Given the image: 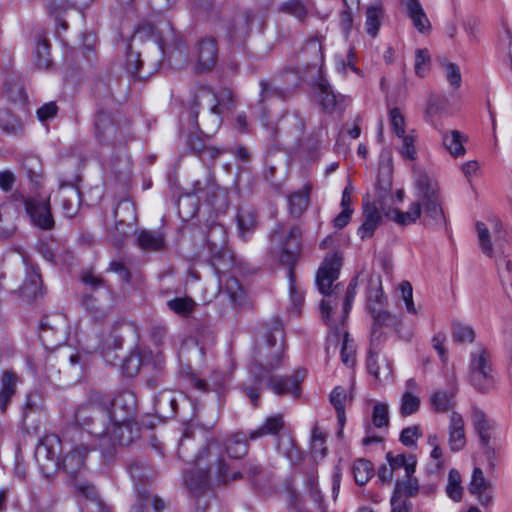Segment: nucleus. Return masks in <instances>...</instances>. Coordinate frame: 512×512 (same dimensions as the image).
Instances as JSON below:
<instances>
[{"instance_id":"obj_1","label":"nucleus","mask_w":512,"mask_h":512,"mask_svg":"<svg viewBox=\"0 0 512 512\" xmlns=\"http://www.w3.org/2000/svg\"><path fill=\"white\" fill-rule=\"evenodd\" d=\"M194 448V440L189 433H185L178 445V455L193 465L185 473V482L191 491L198 492L210 483L226 484L242 477L226 460L219 440L208 439L195 456L192 454Z\"/></svg>"},{"instance_id":"obj_2","label":"nucleus","mask_w":512,"mask_h":512,"mask_svg":"<svg viewBox=\"0 0 512 512\" xmlns=\"http://www.w3.org/2000/svg\"><path fill=\"white\" fill-rule=\"evenodd\" d=\"M414 189L415 200L405 212L394 208L385 211V216L399 226H408L419 220L428 229H444L446 217L438 183L427 174L419 172L415 176Z\"/></svg>"},{"instance_id":"obj_3","label":"nucleus","mask_w":512,"mask_h":512,"mask_svg":"<svg viewBox=\"0 0 512 512\" xmlns=\"http://www.w3.org/2000/svg\"><path fill=\"white\" fill-rule=\"evenodd\" d=\"M341 266L340 254L336 252L328 254L316 275L318 290L325 297L320 304L322 319L331 330H337V323L332 322L331 317L336 316L341 324H344L356 294L354 281H351L346 289L341 283L334 284L338 279Z\"/></svg>"},{"instance_id":"obj_4","label":"nucleus","mask_w":512,"mask_h":512,"mask_svg":"<svg viewBox=\"0 0 512 512\" xmlns=\"http://www.w3.org/2000/svg\"><path fill=\"white\" fill-rule=\"evenodd\" d=\"M226 231L222 225H213L207 234V243L212 252L211 265L218 277L219 299L228 300L232 309L243 306L246 302V292L239 280L228 276L227 272L233 267V255L225 247Z\"/></svg>"},{"instance_id":"obj_5","label":"nucleus","mask_w":512,"mask_h":512,"mask_svg":"<svg viewBox=\"0 0 512 512\" xmlns=\"http://www.w3.org/2000/svg\"><path fill=\"white\" fill-rule=\"evenodd\" d=\"M300 238L301 230L296 226L286 229L283 225H278L271 233V254L287 267L289 294L295 308L304 301V294L296 284L294 273V266L301 252Z\"/></svg>"},{"instance_id":"obj_6","label":"nucleus","mask_w":512,"mask_h":512,"mask_svg":"<svg viewBox=\"0 0 512 512\" xmlns=\"http://www.w3.org/2000/svg\"><path fill=\"white\" fill-rule=\"evenodd\" d=\"M280 336L279 344L275 334L269 333L266 337V346L259 348L250 366V373L254 377V384L245 387V393L253 406L257 407L260 398V386L263 382V375L272 374L281 367L283 363L284 345L282 331L276 330Z\"/></svg>"},{"instance_id":"obj_7","label":"nucleus","mask_w":512,"mask_h":512,"mask_svg":"<svg viewBox=\"0 0 512 512\" xmlns=\"http://www.w3.org/2000/svg\"><path fill=\"white\" fill-rule=\"evenodd\" d=\"M199 109L204 111V116L207 114L209 124H205L208 132H213L221 125L220 111L218 108V100L214 92L206 86H200L193 92L192 98L189 101V107L182 114L181 119L187 118L190 122L191 128L199 129L198 115Z\"/></svg>"},{"instance_id":"obj_8","label":"nucleus","mask_w":512,"mask_h":512,"mask_svg":"<svg viewBox=\"0 0 512 512\" xmlns=\"http://www.w3.org/2000/svg\"><path fill=\"white\" fill-rule=\"evenodd\" d=\"M77 423L89 434L104 439L113 422L110 407L104 402L92 401L81 405L76 413Z\"/></svg>"},{"instance_id":"obj_9","label":"nucleus","mask_w":512,"mask_h":512,"mask_svg":"<svg viewBox=\"0 0 512 512\" xmlns=\"http://www.w3.org/2000/svg\"><path fill=\"white\" fill-rule=\"evenodd\" d=\"M16 210L23 209L30 223L41 230H51L55 221L48 198L26 196L20 192L12 195Z\"/></svg>"},{"instance_id":"obj_10","label":"nucleus","mask_w":512,"mask_h":512,"mask_svg":"<svg viewBox=\"0 0 512 512\" xmlns=\"http://www.w3.org/2000/svg\"><path fill=\"white\" fill-rule=\"evenodd\" d=\"M469 381L481 393H486L495 386V372L489 352L482 347L471 353Z\"/></svg>"},{"instance_id":"obj_11","label":"nucleus","mask_w":512,"mask_h":512,"mask_svg":"<svg viewBox=\"0 0 512 512\" xmlns=\"http://www.w3.org/2000/svg\"><path fill=\"white\" fill-rule=\"evenodd\" d=\"M61 450V440L54 434L46 435L37 444L35 459L44 476L50 477L54 475L61 467L59 461Z\"/></svg>"},{"instance_id":"obj_12","label":"nucleus","mask_w":512,"mask_h":512,"mask_svg":"<svg viewBox=\"0 0 512 512\" xmlns=\"http://www.w3.org/2000/svg\"><path fill=\"white\" fill-rule=\"evenodd\" d=\"M156 43L162 54L177 62L187 61V48L180 34L168 22L156 27Z\"/></svg>"},{"instance_id":"obj_13","label":"nucleus","mask_w":512,"mask_h":512,"mask_svg":"<svg viewBox=\"0 0 512 512\" xmlns=\"http://www.w3.org/2000/svg\"><path fill=\"white\" fill-rule=\"evenodd\" d=\"M119 115L114 116L110 112L99 111L95 118V130L97 137L106 143L117 145L126 141L128 126L121 124Z\"/></svg>"},{"instance_id":"obj_14","label":"nucleus","mask_w":512,"mask_h":512,"mask_svg":"<svg viewBox=\"0 0 512 512\" xmlns=\"http://www.w3.org/2000/svg\"><path fill=\"white\" fill-rule=\"evenodd\" d=\"M301 78L294 70H285L274 76L270 81L261 82V97L267 99L277 97L285 99L299 86Z\"/></svg>"},{"instance_id":"obj_15","label":"nucleus","mask_w":512,"mask_h":512,"mask_svg":"<svg viewBox=\"0 0 512 512\" xmlns=\"http://www.w3.org/2000/svg\"><path fill=\"white\" fill-rule=\"evenodd\" d=\"M305 370H297L293 375H263V381H266V387L277 396L291 395L294 399L300 397V383L305 378Z\"/></svg>"},{"instance_id":"obj_16","label":"nucleus","mask_w":512,"mask_h":512,"mask_svg":"<svg viewBox=\"0 0 512 512\" xmlns=\"http://www.w3.org/2000/svg\"><path fill=\"white\" fill-rule=\"evenodd\" d=\"M194 69L197 73L208 72L214 68L218 60L217 42L213 37L199 39L193 49Z\"/></svg>"},{"instance_id":"obj_17","label":"nucleus","mask_w":512,"mask_h":512,"mask_svg":"<svg viewBox=\"0 0 512 512\" xmlns=\"http://www.w3.org/2000/svg\"><path fill=\"white\" fill-rule=\"evenodd\" d=\"M110 413L116 424L134 421L136 413V397L129 391L121 392L113 400L107 399Z\"/></svg>"},{"instance_id":"obj_18","label":"nucleus","mask_w":512,"mask_h":512,"mask_svg":"<svg viewBox=\"0 0 512 512\" xmlns=\"http://www.w3.org/2000/svg\"><path fill=\"white\" fill-rule=\"evenodd\" d=\"M468 491L474 495L478 503L485 509L493 504L494 489L492 483L484 476L482 469L476 467L473 470L471 481L468 485Z\"/></svg>"},{"instance_id":"obj_19","label":"nucleus","mask_w":512,"mask_h":512,"mask_svg":"<svg viewBox=\"0 0 512 512\" xmlns=\"http://www.w3.org/2000/svg\"><path fill=\"white\" fill-rule=\"evenodd\" d=\"M457 381L453 374L447 382L446 389L435 390L430 398L431 408L438 413H446L452 409L456 403Z\"/></svg>"},{"instance_id":"obj_20","label":"nucleus","mask_w":512,"mask_h":512,"mask_svg":"<svg viewBox=\"0 0 512 512\" xmlns=\"http://www.w3.org/2000/svg\"><path fill=\"white\" fill-rule=\"evenodd\" d=\"M164 364V358L161 354L156 355V359L152 363L148 359V353L147 352H133L131 353L123 362L122 369L124 373L129 376L133 377L137 375L141 368L148 369L149 367H152L154 369L160 370L162 369Z\"/></svg>"},{"instance_id":"obj_21","label":"nucleus","mask_w":512,"mask_h":512,"mask_svg":"<svg viewBox=\"0 0 512 512\" xmlns=\"http://www.w3.org/2000/svg\"><path fill=\"white\" fill-rule=\"evenodd\" d=\"M138 435V427L134 421L116 424L111 422L109 434H106L104 440L107 439L112 446L118 444L121 446L129 445Z\"/></svg>"},{"instance_id":"obj_22","label":"nucleus","mask_w":512,"mask_h":512,"mask_svg":"<svg viewBox=\"0 0 512 512\" xmlns=\"http://www.w3.org/2000/svg\"><path fill=\"white\" fill-rule=\"evenodd\" d=\"M137 246L147 252H159L166 248V235L163 230L139 229L135 232Z\"/></svg>"},{"instance_id":"obj_23","label":"nucleus","mask_w":512,"mask_h":512,"mask_svg":"<svg viewBox=\"0 0 512 512\" xmlns=\"http://www.w3.org/2000/svg\"><path fill=\"white\" fill-rule=\"evenodd\" d=\"M367 370L378 381L390 379L392 366L386 358L379 357V346L372 347L370 344L369 356L367 358Z\"/></svg>"},{"instance_id":"obj_24","label":"nucleus","mask_w":512,"mask_h":512,"mask_svg":"<svg viewBox=\"0 0 512 512\" xmlns=\"http://www.w3.org/2000/svg\"><path fill=\"white\" fill-rule=\"evenodd\" d=\"M382 221L378 207L374 203H363V223L358 229L362 240L371 238Z\"/></svg>"},{"instance_id":"obj_25","label":"nucleus","mask_w":512,"mask_h":512,"mask_svg":"<svg viewBox=\"0 0 512 512\" xmlns=\"http://www.w3.org/2000/svg\"><path fill=\"white\" fill-rule=\"evenodd\" d=\"M87 453L86 446L81 445L72 448L63 457V470L71 477H76L84 469Z\"/></svg>"},{"instance_id":"obj_26","label":"nucleus","mask_w":512,"mask_h":512,"mask_svg":"<svg viewBox=\"0 0 512 512\" xmlns=\"http://www.w3.org/2000/svg\"><path fill=\"white\" fill-rule=\"evenodd\" d=\"M448 434L450 449L455 452L462 450L466 444V438L464 420L458 412L453 411L450 415Z\"/></svg>"},{"instance_id":"obj_27","label":"nucleus","mask_w":512,"mask_h":512,"mask_svg":"<svg viewBox=\"0 0 512 512\" xmlns=\"http://www.w3.org/2000/svg\"><path fill=\"white\" fill-rule=\"evenodd\" d=\"M406 8L407 15L411 19L413 26L419 33L426 34L431 30V23L419 0H402Z\"/></svg>"},{"instance_id":"obj_28","label":"nucleus","mask_w":512,"mask_h":512,"mask_svg":"<svg viewBox=\"0 0 512 512\" xmlns=\"http://www.w3.org/2000/svg\"><path fill=\"white\" fill-rule=\"evenodd\" d=\"M155 413L161 419L173 418L177 413V398L173 391L160 392L154 400Z\"/></svg>"},{"instance_id":"obj_29","label":"nucleus","mask_w":512,"mask_h":512,"mask_svg":"<svg viewBox=\"0 0 512 512\" xmlns=\"http://www.w3.org/2000/svg\"><path fill=\"white\" fill-rule=\"evenodd\" d=\"M318 89L320 92V104L323 110L332 113L343 109L344 96L336 95L327 80L321 79L318 83Z\"/></svg>"},{"instance_id":"obj_30","label":"nucleus","mask_w":512,"mask_h":512,"mask_svg":"<svg viewBox=\"0 0 512 512\" xmlns=\"http://www.w3.org/2000/svg\"><path fill=\"white\" fill-rule=\"evenodd\" d=\"M254 15L250 10H243L236 14L228 25V34L231 40H237L248 35Z\"/></svg>"},{"instance_id":"obj_31","label":"nucleus","mask_w":512,"mask_h":512,"mask_svg":"<svg viewBox=\"0 0 512 512\" xmlns=\"http://www.w3.org/2000/svg\"><path fill=\"white\" fill-rule=\"evenodd\" d=\"M369 312L371 313L374 320L370 343L372 347H377L380 345L382 337L380 328L390 325L393 322L394 317L389 312L384 310L383 307H376V305L371 306V310H369Z\"/></svg>"},{"instance_id":"obj_32","label":"nucleus","mask_w":512,"mask_h":512,"mask_svg":"<svg viewBox=\"0 0 512 512\" xmlns=\"http://www.w3.org/2000/svg\"><path fill=\"white\" fill-rule=\"evenodd\" d=\"M19 377L11 370L3 373L0 386V409L5 412L12 397L16 394Z\"/></svg>"},{"instance_id":"obj_33","label":"nucleus","mask_w":512,"mask_h":512,"mask_svg":"<svg viewBox=\"0 0 512 512\" xmlns=\"http://www.w3.org/2000/svg\"><path fill=\"white\" fill-rule=\"evenodd\" d=\"M224 455L227 454L230 459H239L247 454L248 442L243 433H235L221 442Z\"/></svg>"},{"instance_id":"obj_34","label":"nucleus","mask_w":512,"mask_h":512,"mask_svg":"<svg viewBox=\"0 0 512 512\" xmlns=\"http://www.w3.org/2000/svg\"><path fill=\"white\" fill-rule=\"evenodd\" d=\"M61 206L67 218L74 217L80 207V192L73 186L66 187L61 191Z\"/></svg>"},{"instance_id":"obj_35","label":"nucleus","mask_w":512,"mask_h":512,"mask_svg":"<svg viewBox=\"0 0 512 512\" xmlns=\"http://www.w3.org/2000/svg\"><path fill=\"white\" fill-rule=\"evenodd\" d=\"M284 428V420L281 414H277L271 417H268L262 426L259 428L252 430L249 433V440H255L257 438L267 436V435H276Z\"/></svg>"},{"instance_id":"obj_36","label":"nucleus","mask_w":512,"mask_h":512,"mask_svg":"<svg viewBox=\"0 0 512 512\" xmlns=\"http://www.w3.org/2000/svg\"><path fill=\"white\" fill-rule=\"evenodd\" d=\"M0 128L3 132L10 135H21L24 133L23 121L8 108L0 109Z\"/></svg>"},{"instance_id":"obj_37","label":"nucleus","mask_w":512,"mask_h":512,"mask_svg":"<svg viewBox=\"0 0 512 512\" xmlns=\"http://www.w3.org/2000/svg\"><path fill=\"white\" fill-rule=\"evenodd\" d=\"M367 301L368 309L371 310V306L383 307L385 297L382 289V280L380 275H372L369 278L367 288Z\"/></svg>"},{"instance_id":"obj_38","label":"nucleus","mask_w":512,"mask_h":512,"mask_svg":"<svg viewBox=\"0 0 512 512\" xmlns=\"http://www.w3.org/2000/svg\"><path fill=\"white\" fill-rule=\"evenodd\" d=\"M384 9L381 5H372L366 9L365 30L371 37H376L382 24Z\"/></svg>"},{"instance_id":"obj_39","label":"nucleus","mask_w":512,"mask_h":512,"mask_svg":"<svg viewBox=\"0 0 512 512\" xmlns=\"http://www.w3.org/2000/svg\"><path fill=\"white\" fill-rule=\"evenodd\" d=\"M237 221L240 236L245 238L256 227L257 222L255 210L249 207H241L238 210Z\"/></svg>"},{"instance_id":"obj_40","label":"nucleus","mask_w":512,"mask_h":512,"mask_svg":"<svg viewBox=\"0 0 512 512\" xmlns=\"http://www.w3.org/2000/svg\"><path fill=\"white\" fill-rule=\"evenodd\" d=\"M442 141L443 145L452 156L458 157L465 153L463 146L465 137L459 131L452 130L448 133H443Z\"/></svg>"},{"instance_id":"obj_41","label":"nucleus","mask_w":512,"mask_h":512,"mask_svg":"<svg viewBox=\"0 0 512 512\" xmlns=\"http://www.w3.org/2000/svg\"><path fill=\"white\" fill-rule=\"evenodd\" d=\"M471 418L473 426L479 435L481 444L487 445L490 441V424L486 415L481 410L474 408Z\"/></svg>"},{"instance_id":"obj_42","label":"nucleus","mask_w":512,"mask_h":512,"mask_svg":"<svg viewBox=\"0 0 512 512\" xmlns=\"http://www.w3.org/2000/svg\"><path fill=\"white\" fill-rule=\"evenodd\" d=\"M352 473L356 484L365 485L374 474L373 464L366 459H357L353 463Z\"/></svg>"},{"instance_id":"obj_43","label":"nucleus","mask_w":512,"mask_h":512,"mask_svg":"<svg viewBox=\"0 0 512 512\" xmlns=\"http://www.w3.org/2000/svg\"><path fill=\"white\" fill-rule=\"evenodd\" d=\"M309 190L310 188L305 186L303 190L289 196V209L292 215L300 216L306 210L309 204Z\"/></svg>"},{"instance_id":"obj_44","label":"nucleus","mask_w":512,"mask_h":512,"mask_svg":"<svg viewBox=\"0 0 512 512\" xmlns=\"http://www.w3.org/2000/svg\"><path fill=\"white\" fill-rule=\"evenodd\" d=\"M35 55V64L43 69L48 68L51 59H50V46L46 38H44L42 35L37 37L36 40V48L34 51Z\"/></svg>"},{"instance_id":"obj_45","label":"nucleus","mask_w":512,"mask_h":512,"mask_svg":"<svg viewBox=\"0 0 512 512\" xmlns=\"http://www.w3.org/2000/svg\"><path fill=\"white\" fill-rule=\"evenodd\" d=\"M445 491L448 497L455 502H459L462 499L463 487L461 486V475L456 469L449 471Z\"/></svg>"},{"instance_id":"obj_46","label":"nucleus","mask_w":512,"mask_h":512,"mask_svg":"<svg viewBox=\"0 0 512 512\" xmlns=\"http://www.w3.org/2000/svg\"><path fill=\"white\" fill-rule=\"evenodd\" d=\"M445 110V101L440 97H431L429 99L427 108H426V119L432 124L436 129L442 131V127L438 124L436 120V116L441 114Z\"/></svg>"},{"instance_id":"obj_47","label":"nucleus","mask_w":512,"mask_h":512,"mask_svg":"<svg viewBox=\"0 0 512 512\" xmlns=\"http://www.w3.org/2000/svg\"><path fill=\"white\" fill-rule=\"evenodd\" d=\"M41 276L39 271L32 267L28 272V278L22 285V293L28 297H36L40 292Z\"/></svg>"},{"instance_id":"obj_48","label":"nucleus","mask_w":512,"mask_h":512,"mask_svg":"<svg viewBox=\"0 0 512 512\" xmlns=\"http://www.w3.org/2000/svg\"><path fill=\"white\" fill-rule=\"evenodd\" d=\"M167 306L174 313L186 317L193 311L195 302L189 297H180L169 300Z\"/></svg>"},{"instance_id":"obj_49","label":"nucleus","mask_w":512,"mask_h":512,"mask_svg":"<svg viewBox=\"0 0 512 512\" xmlns=\"http://www.w3.org/2000/svg\"><path fill=\"white\" fill-rule=\"evenodd\" d=\"M278 449L286 456L293 464L301 459V452L289 436H282L278 441Z\"/></svg>"},{"instance_id":"obj_50","label":"nucleus","mask_w":512,"mask_h":512,"mask_svg":"<svg viewBox=\"0 0 512 512\" xmlns=\"http://www.w3.org/2000/svg\"><path fill=\"white\" fill-rule=\"evenodd\" d=\"M420 397L418 394L403 392L401 397L400 414L404 417L416 413L420 408Z\"/></svg>"},{"instance_id":"obj_51","label":"nucleus","mask_w":512,"mask_h":512,"mask_svg":"<svg viewBox=\"0 0 512 512\" xmlns=\"http://www.w3.org/2000/svg\"><path fill=\"white\" fill-rule=\"evenodd\" d=\"M341 360L348 367L353 366L355 363V345L353 340L349 338V334L347 332L343 335Z\"/></svg>"},{"instance_id":"obj_52","label":"nucleus","mask_w":512,"mask_h":512,"mask_svg":"<svg viewBox=\"0 0 512 512\" xmlns=\"http://www.w3.org/2000/svg\"><path fill=\"white\" fill-rule=\"evenodd\" d=\"M142 66V61L140 59V54L134 51H128L127 57H126V63L125 67L126 70L135 78L144 79L146 78L148 74L143 75L140 72V68Z\"/></svg>"},{"instance_id":"obj_53","label":"nucleus","mask_w":512,"mask_h":512,"mask_svg":"<svg viewBox=\"0 0 512 512\" xmlns=\"http://www.w3.org/2000/svg\"><path fill=\"white\" fill-rule=\"evenodd\" d=\"M372 423L377 428H383L389 425V410L387 404H375L372 412Z\"/></svg>"},{"instance_id":"obj_54","label":"nucleus","mask_w":512,"mask_h":512,"mask_svg":"<svg viewBox=\"0 0 512 512\" xmlns=\"http://www.w3.org/2000/svg\"><path fill=\"white\" fill-rule=\"evenodd\" d=\"M82 306L89 313L92 319L99 321L107 316V310L100 308L91 295H85L82 299Z\"/></svg>"},{"instance_id":"obj_55","label":"nucleus","mask_w":512,"mask_h":512,"mask_svg":"<svg viewBox=\"0 0 512 512\" xmlns=\"http://www.w3.org/2000/svg\"><path fill=\"white\" fill-rule=\"evenodd\" d=\"M430 55L426 49H418L415 53V73L419 77H424L429 71Z\"/></svg>"},{"instance_id":"obj_56","label":"nucleus","mask_w":512,"mask_h":512,"mask_svg":"<svg viewBox=\"0 0 512 512\" xmlns=\"http://www.w3.org/2000/svg\"><path fill=\"white\" fill-rule=\"evenodd\" d=\"M476 230H477L479 244H480L482 252L484 254H486L487 256L492 257L493 248H492V243L490 241V234H489L487 227L485 226L484 223L477 222Z\"/></svg>"},{"instance_id":"obj_57","label":"nucleus","mask_w":512,"mask_h":512,"mask_svg":"<svg viewBox=\"0 0 512 512\" xmlns=\"http://www.w3.org/2000/svg\"><path fill=\"white\" fill-rule=\"evenodd\" d=\"M335 60L337 70L340 73L346 74L348 69L355 73H359L358 68L355 66V54L352 49H349L345 58L343 56L337 55Z\"/></svg>"},{"instance_id":"obj_58","label":"nucleus","mask_w":512,"mask_h":512,"mask_svg":"<svg viewBox=\"0 0 512 512\" xmlns=\"http://www.w3.org/2000/svg\"><path fill=\"white\" fill-rule=\"evenodd\" d=\"M475 333L472 327L460 323L454 324L453 327V338L457 342H469L474 340Z\"/></svg>"},{"instance_id":"obj_59","label":"nucleus","mask_w":512,"mask_h":512,"mask_svg":"<svg viewBox=\"0 0 512 512\" xmlns=\"http://www.w3.org/2000/svg\"><path fill=\"white\" fill-rule=\"evenodd\" d=\"M280 10L300 20H302L307 13L306 8L300 0H289L281 6Z\"/></svg>"},{"instance_id":"obj_60","label":"nucleus","mask_w":512,"mask_h":512,"mask_svg":"<svg viewBox=\"0 0 512 512\" xmlns=\"http://www.w3.org/2000/svg\"><path fill=\"white\" fill-rule=\"evenodd\" d=\"M402 299L405 303L406 310L411 314H416L417 309L413 302V288L410 282L402 281L399 285Z\"/></svg>"},{"instance_id":"obj_61","label":"nucleus","mask_w":512,"mask_h":512,"mask_svg":"<svg viewBox=\"0 0 512 512\" xmlns=\"http://www.w3.org/2000/svg\"><path fill=\"white\" fill-rule=\"evenodd\" d=\"M389 120L393 132L398 137H402L405 134V120L398 108H393L390 110Z\"/></svg>"},{"instance_id":"obj_62","label":"nucleus","mask_w":512,"mask_h":512,"mask_svg":"<svg viewBox=\"0 0 512 512\" xmlns=\"http://www.w3.org/2000/svg\"><path fill=\"white\" fill-rule=\"evenodd\" d=\"M138 495L142 501V505L151 504L155 510V512H162L165 509V502L163 499L158 496H150L147 494L145 487L137 488Z\"/></svg>"},{"instance_id":"obj_63","label":"nucleus","mask_w":512,"mask_h":512,"mask_svg":"<svg viewBox=\"0 0 512 512\" xmlns=\"http://www.w3.org/2000/svg\"><path fill=\"white\" fill-rule=\"evenodd\" d=\"M305 485L308 489L309 497L319 508H321L323 496L318 488L317 478L314 475L308 476L305 481Z\"/></svg>"},{"instance_id":"obj_64","label":"nucleus","mask_w":512,"mask_h":512,"mask_svg":"<svg viewBox=\"0 0 512 512\" xmlns=\"http://www.w3.org/2000/svg\"><path fill=\"white\" fill-rule=\"evenodd\" d=\"M445 77L454 88H459L461 85V73L458 65L455 63H447L444 65Z\"/></svg>"}]
</instances>
